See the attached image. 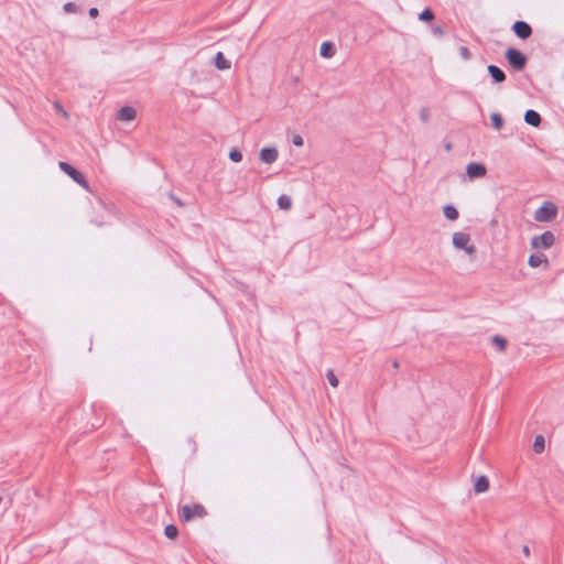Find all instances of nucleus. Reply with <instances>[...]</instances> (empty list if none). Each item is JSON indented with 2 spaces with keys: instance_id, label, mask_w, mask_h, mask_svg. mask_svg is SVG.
Masks as SVG:
<instances>
[{
  "instance_id": "473e14b6",
  "label": "nucleus",
  "mask_w": 564,
  "mask_h": 564,
  "mask_svg": "<svg viewBox=\"0 0 564 564\" xmlns=\"http://www.w3.org/2000/svg\"><path fill=\"white\" fill-rule=\"evenodd\" d=\"M522 551H523V553H524L527 556L530 554V549H529V546H528V545H524V546L522 547Z\"/></svg>"
},
{
  "instance_id": "2eb2a0df",
  "label": "nucleus",
  "mask_w": 564,
  "mask_h": 564,
  "mask_svg": "<svg viewBox=\"0 0 564 564\" xmlns=\"http://www.w3.org/2000/svg\"><path fill=\"white\" fill-rule=\"evenodd\" d=\"M542 263H547V258H546L545 254H543L541 252H535V253H531L530 254L529 260H528V264L531 268H538Z\"/></svg>"
},
{
  "instance_id": "6ab92c4d",
  "label": "nucleus",
  "mask_w": 564,
  "mask_h": 564,
  "mask_svg": "<svg viewBox=\"0 0 564 564\" xmlns=\"http://www.w3.org/2000/svg\"><path fill=\"white\" fill-rule=\"evenodd\" d=\"M545 448V438L543 435L539 434L534 437L533 442V451L536 454H541Z\"/></svg>"
},
{
  "instance_id": "2f4dec72",
  "label": "nucleus",
  "mask_w": 564,
  "mask_h": 564,
  "mask_svg": "<svg viewBox=\"0 0 564 564\" xmlns=\"http://www.w3.org/2000/svg\"><path fill=\"white\" fill-rule=\"evenodd\" d=\"M170 198L175 202L178 206H183L184 204L180 198H177L174 194H170Z\"/></svg>"
},
{
  "instance_id": "423d86ee",
  "label": "nucleus",
  "mask_w": 564,
  "mask_h": 564,
  "mask_svg": "<svg viewBox=\"0 0 564 564\" xmlns=\"http://www.w3.org/2000/svg\"><path fill=\"white\" fill-rule=\"evenodd\" d=\"M554 241H555V237H554L553 232L546 230L543 234H541L539 236H534L531 239V247L533 249H539V248L547 249L553 246Z\"/></svg>"
},
{
  "instance_id": "cd10ccee",
  "label": "nucleus",
  "mask_w": 564,
  "mask_h": 564,
  "mask_svg": "<svg viewBox=\"0 0 564 564\" xmlns=\"http://www.w3.org/2000/svg\"><path fill=\"white\" fill-rule=\"evenodd\" d=\"M458 52H459L460 57H462L464 61H468V59H470L471 54H470V51L468 50V47H466V46H460V47H459V50H458Z\"/></svg>"
},
{
  "instance_id": "dca6fc26",
  "label": "nucleus",
  "mask_w": 564,
  "mask_h": 564,
  "mask_svg": "<svg viewBox=\"0 0 564 564\" xmlns=\"http://www.w3.org/2000/svg\"><path fill=\"white\" fill-rule=\"evenodd\" d=\"M335 53H336V50L332 42L325 41L322 43L321 48H319V54L322 57L330 58L335 55Z\"/></svg>"
},
{
  "instance_id": "7ed1b4c3",
  "label": "nucleus",
  "mask_w": 564,
  "mask_h": 564,
  "mask_svg": "<svg viewBox=\"0 0 564 564\" xmlns=\"http://www.w3.org/2000/svg\"><path fill=\"white\" fill-rule=\"evenodd\" d=\"M505 57L509 65L516 70H522L528 62L525 54L516 47H508Z\"/></svg>"
},
{
  "instance_id": "f257e3e1",
  "label": "nucleus",
  "mask_w": 564,
  "mask_h": 564,
  "mask_svg": "<svg viewBox=\"0 0 564 564\" xmlns=\"http://www.w3.org/2000/svg\"><path fill=\"white\" fill-rule=\"evenodd\" d=\"M557 216V207L553 202H544L533 215L534 220L539 223L553 221Z\"/></svg>"
},
{
  "instance_id": "412c9836",
  "label": "nucleus",
  "mask_w": 564,
  "mask_h": 564,
  "mask_svg": "<svg viewBox=\"0 0 564 564\" xmlns=\"http://www.w3.org/2000/svg\"><path fill=\"white\" fill-rule=\"evenodd\" d=\"M491 124L496 130H500L503 127L505 120L502 116L498 112H492L490 115Z\"/></svg>"
},
{
  "instance_id": "9d476101",
  "label": "nucleus",
  "mask_w": 564,
  "mask_h": 564,
  "mask_svg": "<svg viewBox=\"0 0 564 564\" xmlns=\"http://www.w3.org/2000/svg\"><path fill=\"white\" fill-rule=\"evenodd\" d=\"M488 74L490 75L494 84L503 83L507 78L506 73L497 65L490 64L487 67Z\"/></svg>"
},
{
  "instance_id": "f3484780",
  "label": "nucleus",
  "mask_w": 564,
  "mask_h": 564,
  "mask_svg": "<svg viewBox=\"0 0 564 564\" xmlns=\"http://www.w3.org/2000/svg\"><path fill=\"white\" fill-rule=\"evenodd\" d=\"M443 214H444L445 218L451 221H455L459 217V213H458L457 208L451 204L445 205L443 207Z\"/></svg>"
},
{
  "instance_id": "39448f33",
  "label": "nucleus",
  "mask_w": 564,
  "mask_h": 564,
  "mask_svg": "<svg viewBox=\"0 0 564 564\" xmlns=\"http://www.w3.org/2000/svg\"><path fill=\"white\" fill-rule=\"evenodd\" d=\"M470 236L466 232H455L453 235V246L458 250H464L467 254H474L476 252V247L474 245H469Z\"/></svg>"
},
{
  "instance_id": "1a4fd4ad",
  "label": "nucleus",
  "mask_w": 564,
  "mask_h": 564,
  "mask_svg": "<svg viewBox=\"0 0 564 564\" xmlns=\"http://www.w3.org/2000/svg\"><path fill=\"white\" fill-rule=\"evenodd\" d=\"M279 152L274 147H264L260 150L259 159L267 164H272L278 160Z\"/></svg>"
},
{
  "instance_id": "4468645a",
  "label": "nucleus",
  "mask_w": 564,
  "mask_h": 564,
  "mask_svg": "<svg viewBox=\"0 0 564 564\" xmlns=\"http://www.w3.org/2000/svg\"><path fill=\"white\" fill-rule=\"evenodd\" d=\"M214 65L219 70H226L229 69L231 64L230 62L225 57L223 52H217L214 57Z\"/></svg>"
},
{
  "instance_id": "4be33fe9",
  "label": "nucleus",
  "mask_w": 564,
  "mask_h": 564,
  "mask_svg": "<svg viewBox=\"0 0 564 564\" xmlns=\"http://www.w3.org/2000/svg\"><path fill=\"white\" fill-rule=\"evenodd\" d=\"M492 345H495L500 351H503L507 348V339L500 335H495L491 338Z\"/></svg>"
},
{
  "instance_id": "c85d7f7f",
  "label": "nucleus",
  "mask_w": 564,
  "mask_h": 564,
  "mask_svg": "<svg viewBox=\"0 0 564 564\" xmlns=\"http://www.w3.org/2000/svg\"><path fill=\"white\" fill-rule=\"evenodd\" d=\"M420 119L423 121V122H427L429 119H430V112L427 110V108L423 107L421 110H420Z\"/></svg>"
},
{
  "instance_id": "20e7f679",
  "label": "nucleus",
  "mask_w": 564,
  "mask_h": 564,
  "mask_svg": "<svg viewBox=\"0 0 564 564\" xmlns=\"http://www.w3.org/2000/svg\"><path fill=\"white\" fill-rule=\"evenodd\" d=\"M58 166L66 175H68L78 185L83 186L84 188H88V182L85 175L75 166L64 161H59Z\"/></svg>"
},
{
  "instance_id": "72a5a7b5",
  "label": "nucleus",
  "mask_w": 564,
  "mask_h": 564,
  "mask_svg": "<svg viewBox=\"0 0 564 564\" xmlns=\"http://www.w3.org/2000/svg\"><path fill=\"white\" fill-rule=\"evenodd\" d=\"M393 367L394 368H398L399 367V362L397 360L393 361Z\"/></svg>"
},
{
  "instance_id": "a211bd4d",
  "label": "nucleus",
  "mask_w": 564,
  "mask_h": 564,
  "mask_svg": "<svg viewBox=\"0 0 564 564\" xmlns=\"http://www.w3.org/2000/svg\"><path fill=\"white\" fill-rule=\"evenodd\" d=\"M276 204L280 209L289 210L292 207V199L289 195L282 194L279 196Z\"/></svg>"
},
{
  "instance_id": "0eeeda50",
  "label": "nucleus",
  "mask_w": 564,
  "mask_h": 564,
  "mask_svg": "<svg viewBox=\"0 0 564 564\" xmlns=\"http://www.w3.org/2000/svg\"><path fill=\"white\" fill-rule=\"evenodd\" d=\"M487 174V167L480 162H470L466 166V175L469 180L480 178Z\"/></svg>"
},
{
  "instance_id": "c9c22d12",
  "label": "nucleus",
  "mask_w": 564,
  "mask_h": 564,
  "mask_svg": "<svg viewBox=\"0 0 564 564\" xmlns=\"http://www.w3.org/2000/svg\"><path fill=\"white\" fill-rule=\"evenodd\" d=\"M55 107H56L57 109H62V107H61V105H59L58 102H56V104H55Z\"/></svg>"
},
{
  "instance_id": "bb28decb",
  "label": "nucleus",
  "mask_w": 564,
  "mask_h": 564,
  "mask_svg": "<svg viewBox=\"0 0 564 564\" xmlns=\"http://www.w3.org/2000/svg\"><path fill=\"white\" fill-rule=\"evenodd\" d=\"M63 10L66 13H76L78 11V7L74 2H66L63 6Z\"/></svg>"
},
{
  "instance_id": "aec40b11",
  "label": "nucleus",
  "mask_w": 564,
  "mask_h": 564,
  "mask_svg": "<svg viewBox=\"0 0 564 564\" xmlns=\"http://www.w3.org/2000/svg\"><path fill=\"white\" fill-rule=\"evenodd\" d=\"M435 18L433 10L426 7L422 12L419 13V20L422 22H431Z\"/></svg>"
},
{
  "instance_id": "f704fd0d",
  "label": "nucleus",
  "mask_w": 564,
  "mask_h": 564,
  "mask_svg": "<svg viewBox=\"0 0 564 564\" xmlns=\"http://www.w3.org/2000/svg\"><path fill=\"white\" fill-rule=\"evenodd\" d=\"M451 148H452L451 143H447L445 147L446 150H451Z\"/></svg>"
},
{
  "instance_id": "a878e982",
  "label": "nucleus",
  "mask_w": 564,
  "mask_h": 564,
  "mask_svg": "<svg viewBox=\"0 0 564 564\" xmlns=\"http://www.w3.org/2000/svg\"><path fill=\"white\" fill-rule=\"evenodd\" d=\"M326 378L332 387L336 388L338 386V379L333 370L326 372Z\"/></svg>"
},
{
  "instance_id": "7c9ffc66",
  "label": "nucleus",
  "mask_w": 564,
  "mask_h": 564,
  "mask_svg": "<svg viewBox=\"0 0 564 564\" xmlns=\"http://www.w3.org/2000/svg\"><path fill=\"white\" fill-rule=\"evenodd\" d=\"M88 14H89V17H90L91 19H95V18H97V17H98L99 11H98V9H97V8L93 7V8H90V9H89Z\"/></svg>"
},
{
  "instance_id": "f8f14e48",
  "label": "nucleus",
  "mask_w": 564,
  "mask_h": 564,
  "mask_svg": "<svg viewBox=\"0 0 564 564\" xmlns=\"http://www.w3.org/2000/svg\"><path fill=\"white\" fill-rule=\"evenodd\" d=\"M137 111L131 106H123L118 111V119L121 121H131L135 118Z\"/></svg>"
},
{
  "instance_id": "9b49d317",
  "label": "nucleus",
  "mask_w": 564,
  "mask_h": 564,
  "mask_svg": "<svg viewBox=\"0 0 564 564\" xmlns=\"http://www.w3.org/2000/svg\"><path fill=\"white\" fill-rule=\"evenodd\" d=\"M524 121H525L527 124L536 128V127H539L541 124L542 117H541V115L536 110L528 109L524 112Z\"/></svg>"
},
{
  "instance_id": "c756f323",
  "label": "nucleus",
  "mask_w": 564,
  "mask_h": 564,
  "mask_svg": "<svg viewBox=\"0 0 564 564\" xmlns=\"http://www.w3.org/2000/svg\"><path fill=\"white\" fill-rule=\"evenodd\" d=\"M292 143L295 145V147H302L304 141H303V138L300 135V134H295L293 135L292 138Z\"/></svg>"
},
{
  "instance_id": "e433bc0d",
  "label": "nucleus",
  "mask_w": 564,
  "mask_h": 564,
  "mask_svg": "<svg viewBox=\"0 0 564 564\" xmlns=\"http://www.w3.org/2000/svg\"><path fill=\"white\" fill-rule=\"evenodd\" d=\"M3 498L0 496V505L2 503Z\"/></svg>"
},
{
  "instance_id": "5701e85b",
  "label": "nucleus",
  "mask_w": 564,
  "mask_h": 564,
  "mask_svg": "<svg viewBox=\"0 0 564 564\" xmlns=\"http://www.w3.org/2000/svg\"><path fill=\"white\" fill-rule=\"evenodd\" d=\"M164 534L167 539H175L177 535H178V529L176 525L174 524H167L165 528H164Z\"/></svg>"
},
{
  "instance_id": "b1692460",
  "label": "nucleus",
  "mask_w": 564,
  "mask_h": 564,
  "mask_svg": "<svg viewBox=\"0 0 564 564\" xmlns=\"http://www.w3.org/2000/svg\"><path fill=\"white\" fill-rule=\"evenodd\" d=\"M431 33L434 37L441 39L444 36L445 31L441 24L433 23L431 24Z\"/></svg>"
},
{
  "instance_id": "6e6552de",
  "label": "nucleus",
  "mask_w": 564,
  "mask_h": 564,
  "mask_svg": "<svg viewBox=\"0 0 564 564\" xmlns=\"http://www.w3.org/2000/svg\"><path fill=\"white\" fill-rule=\"evenodd\" d=\"M511 30L521 40H527V39H529L532 35V28H531V25L528 22L522 21V20L516 21L512 24Z\"/></svg>"
},
{
  "instance_id": "393cba45",
  "label": "nucleus",
  "mask_w": 564,
  "mask_h": 564,
  "mask_svg": "<svg viewBox=\"0 0 564 564\" xmlns=\"http://www.w3.org/2000/svg\"><path fill=\"white\" fill-rule=\"evenodd\" d=\"M229 159L235 163L240 162L242 160L241 151L237 148L231 149L229 152Z\"/></svg>"
},
{
  "instance_id": "f03ea898",
  "label": "nucleus",
  "mask_w": 564,
  "mask_h": 564,
  "mask_svg": "<svg viewBox=\"0 0 564 564\" xmlns=\"http://www.w3.org/2000/svg\"><path fill=\"white\" fill-rule=\"evenodd\" d=\"M207 514L205 507L200 503L184 505L180 509V518L184 522H189L195 518H204Z\"/></svg>"
},
{
  "instance_id": "ddd939ff",
  "label": "nucleus",
  "mask_w": 564,
  "mask_h": 564,
  "mask_svg": "<svg viewBox=\"0 0 564 564\" xmlns=\"http://www.w3.org/2000/svg\"><path fill=\"white\" fill-rule=\"evenodd\" d=\"M489 489V479L485 475H480L474 482V490L476 494L486 492Z\"/></svg>"
}]
</instances>
